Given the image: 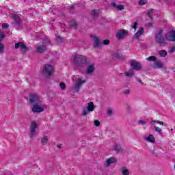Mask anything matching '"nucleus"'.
I'll return each mask as SVG.
<instances>
[{
  "label": "nucleus",
  "mask_w": 175,
  "mask_h": 175,
  "mask_svg": "<svg viewBox=\"0 0 175 175\" xmlns=\"http://www.w3.org/2000/svg\"><path fill=\"white\" fill-rule=\"evenodd\" d=\"M66 87V85H65V83H60V88H61V90H65Z\"/></svg>",
  "instance_id": "42"
},
{
  "label": "nucleus",
  "mask_w": 175,
  "mask_h": 175,
  "mask_svg": "<svg viewBox=\"0 0 175 175\" xmlns=\"http://www.w3.org/2000/svg\"><path fill=\"white\" fill-rule=\"evenodd\" d=\"M12 25L16 28V29H18V27H21V18H20V16H18V15L13 16Z\"/></svg>",
  "instance_id": "6"
},
{
  "label": "nucleus",
  "mask_w": 175,
  "mask_h": 175,
  "mask_svg": "<svg viewBox=\"0 0 175 175\" xmlns=\"http://www.w3.org/2000/svg\"><path fill=\"white\" fill-rule=\"evenodd\" d=\"M94 125H95V126H99L100 125V122H99V120H95Z\"/></svg>",
  "instance_id": "41"
},
{
  "label": "nucleus",
  "mask_w": 175,
  "mask_h": 175,
  "mask_svg": "<svg viewBox=\"0 0 175 175\" xmlns=\"http://www.w3.org/2000/svg\"><path fill=\"white\" fill-rule=\"evenodd\" d=\"M44 109H46V105H40V103L34 104L31 106L33 113H43Z\"/></svg>",
  "instance_id": "4"
},
{
  "label": "nucleus",
  "mask_w": 175,
  "mask_h": 175,
  "mask_svg": "<svg viewBox=\"0 0 175 175\" xmlns=\"http://www.w3.org/2000/svg\"><path fill=\"white\" fill-rule=\"evenodd\" d=\"M95 71V64H92L88 66V68L85 71L87 75H92Z\"/></svg>",
  "instance_id": "16"
},
{
  "label": "nucleus",
  "mask_w": 175,
  "mask_h": 175,
  "mask_svg": "<svg viewBox=\"0 0 175 175\" xmlns=\"http://www.w3.org/2000/svg\"><path fill=\"white\" fill-rule=\"evenodd\" d=\"M137 81H138V83H139L140 84H144V83H143V81H142V79H138L137 80Z\"/></svg>",
  "instance_id": "49"
},
{
  "label": "nucleus",
  "mask_w": 175,
  "mask_h": 175,
  "mask_svg": "<svg viewBox=\"0 0 175 175\" xmlns=\"http://www.w3.org/2000/svg\"><path fill=\"white\" fill-rule=\"evenodd\" d=\"M154 14V10H150L148 12V17H150V20H154V18H152V15Z\"/></svg>",
  "instance_id": "27"
},
{
  "label": "nucleus",
  "mask_w": 175,
  "mask_h": 175,
  "mask_svg": "<svg viewBox=\"0 0 175 175\" xmlns=\"http://www.w3.org/2000/svg\"><path fill=\"white\" fill-rule=\"evenodd\" d=\"M70 28H73V29H76L77 28V23L75 21H71L70 22Z\"/></svg>",
  "instance_id": "24"
},
{
  "label": "nucleus",
  "mask_w": 175,
  "mask_h": 175,
  "mask_svg": "<svg viewBox=\"0 0 175 175\" xmlns=\"http://www.w3.org/2000/svg\"><path fill=\"white\" fill-rule=\"evenodd\" d=\"M113 57H115V58H118V59H124V56L118 53H114Z\"/></svg>",
  "instance_id": "29"
},
{
  "label": "nucleus",
  "mask_w": 175,
  "mask_h": 175,
  "mask_svg": "<svg viewBox=\"0 0 175 175\" xmlns=\"http://www.w3.org/2000/svg\"><path fill=\"white\" fill-rule=\"evenodd\" d=\"M160 57H166L167 55V52L165 50H161L159 51Z\"/></svg>",
  "instance_id": "25"
},
{
  "label": "nucleus",
  "mask_w": 175,
  "mask_h": 175,
  "mask_svg": "<svg viewBox=\"0 0 175 175\" xmlns=\"http://www.w3.org/2000/svg\"><path fill=\"white\" fill-rule=\"evenodd\" d=\"M131 66L134 70H140L142 68V64L136 61H132L131 62Z\"/></svg>",
  "instance_id": "11"
},
{
  "label": "nucleus",
  "mask_w": 175,
  "mask_h": 175,
  "mask_svg": "<svg viewBox=\"0 0 175 175\" xmlns=\"http://www.w3.org/2000/svg\"><path fill=\"white\" fill-rule=\"evenodd\" d=\"M57 148H61V145H59Z\"/></svg>",
  "instance_id": "52"
},
{
  "label": "nucleus",
  "mask_w": 175,
  "mask_h": 175,
  "mask_svg": "<svg viewBox=\"0 0 175 175\" xmlns=\"http://www.w3.org/2000/svg\"><path fill=\"white\" fill-rule=\"evenodd\" d=\"M74 63L77 66L83 67L87 64V57L81 55H77L74 58Z\"/></svg>",
  "instance_id": "3"
},
{
  "label": "nucleus",
  "mask_w": 175,
  "mask_h": 175,
  "mask_svg": "<svg viewBox=\"0 0 175 175\" xmlns=\"http://www.w3.org/2000/svg\"><path fill=\"white\" fill-rule=\"evenodd\" d=\"M163 30L160 29L154 36V39L156 43L161 44L162 46H167V43L166 42V38L163 37Z\"/></svg>",
  "instance_id": "2"
},
{
  "label": "nucleus",
  "mask_w": 175,
  "mask_h": 175,
  "mask_svg": "<svg viewBox=\"0 0 175 175\" xmlns=\"http://www.w3.org/2000/svg\"><path fill=\"white\" fill-rule=\"evenodd\" d=\"M110 43V40H104L103 42V44H105V46L109 45Z\"/></svg>",
  "instance_id": "40"
},
{
  "label": "nucleus",
  "mask_w": 175,
  "mask_h": 175,
  "mask_svg": "<svg viewBox=\"0 0 175 175\" xmlns=\"http://www.w3.org/2000/svg\"><path fill=\"white\" fill-rule=\"evenodd\" d=\"M90 111H89L88 109H83V112H82V116L85 117V116H88V114H90Z\"/></svg>",
  "instance_id": "26"
},
{
  "label": "nucleus",
  "mask_w": 175,
  "mask_h": 175,
  "mask_svg": "<svg viewBox=\"0 0 175 175\" xmlns=\"http://www.w3.org/2000/svg\"><path fill=\"white\" fill-rule=\"evenodd\" d=\"M36 51L37 53L42 54L47 51V47L46 46V45H40L37 47Z\"/></svg>",
  "instance_id": "14"
},
{
  "label": "nucleus",
  "mask_w": 175,
  "mask_h": 175,
  "mask_svg": "<svg viewBox=\"0 0 175 175\" xmlns=\"http://www.w3.org/2000/svg\"><path fill=\"white\" fill-rule=\"evenodd\" d=\"M5 39V33L0 32V42Z\"/></svg>",
  "instance_id": "34"
},
{
  "label": "nucleus",
  "mask_w": 175,
  "mask_h": 175,
  "mask_svg": "<svg viewBox=\"0 0 175 175\" xmlns=\"http://www.w3.org/2000/svg\"><path fill=\"white\" fill-rule=\"evenodd\" d=\"M146 61H150V62H156L157 61V57L155 56H150L146 58Z\"/></svg>",
  "instance_id": "28"
},
{
  "label": "nucleus",
  "mask_w": 175,
  "mask_h": 175,
  "mask_svg": "<svg viewBox=\"0 0 175 175\" xmlns=\"http://www.w3.org/2000/svg\"><path fill=\"white\" fill-rule=\"evenodd\" d=\"M144 33V29L143 27H139L138 31L134 35V39H139L142 35Z\"/></svg>",
  "instance_id": "17"
},
{
  "label": "nucleus",
  "mask_w": 175,
  "mask_h": 175,
  "mask_svg": "<svg viewBox=\"0 0 175 175\" xmlns=\"http://www.w3.org/2000/svg\"><path fill=\"white\" fill-rule=\"evenodd\" d=\"M166 40H169L170 42H175V32L174 31H170L165 36Z\"/></svg>",
  "instance_id": "12"
},
{
  "label": "nucleus",
  "mask_w": 175,
  "mask_h": 175,
  "mask_svg": "<svg viewBox=\"0 0 175 175\" xmlns=\"http://www.w3.org/2000/svg\"><path fill=\"white\" fill-rule=\"evenodd\" d=\"M137 22H135L134 25L132 26V28L136 31L137 29Z\"/></svg>",
  "instance_id": "43"
},
{
  "label": "nucleus",
  "mask_w": 175,
  "mask_h": 175,
  "mask_svg": "<svg viewBox=\"0 0 175 175\" xmlns=\"http://www.w3.org/2000/svg\"><path fill=\"white\" fill-rule=\"evenodd\" d=\"M126 35H128V31L120 29L116 33V36L118 40H121L122 39H124Z\"/></svg>",
  "instance_id": "9"
},
{
  "label": "nucleus",
  "mask_w": 175,
  "mask_h": 175,
  "mask_svg": "<svg viewBox=\"0 0 175 175\" xmlns=\"http://www.w3.org/2000/svg\"><path fill=\"white\" fill-rule=\"evenodd\" d=\"M15 49H21V51H23L24 53H27L28 51V47L23 42H17L15 44Z\"/></svg>",
  "instance_id": "10"
},
{
  "label": "nucleus",
  "mask_w": 175,
  "mask_h": 175,
  "mask_svg": "<svg viewBox=\"0 0 175 175\" xmlns=\"http://www.w3.org/2000/svg\"><path fill=\"white\" fill-rule=\"evenodd\" d=\"M29 102L31 106L33 105H36L38 103H40V98L39 96L35 94H30L29 96Z\"/></svg>",
  "instance_id": "5"
},
{
  "label": "nucleus",
  "mask_w": 175,
  "mask_h": 175,
  "mask_svg": "<svg viewBox=\"0 0 175 175\" xmlns=\"http://www.w3.org/2000/svg\"><path fill=\"white\" fill-rule=\"evenodd\" d=\"M124 95H129L131 94V90L127 89L123 92Z\"/></svg>",
  "instance_id": "35"
},
{
  "label": "nucleus",
  "mask_w": 175,
  "mask_h": 175,
  "mask_svg": "<svg viewBox=\"0 0 175 175\" xmlns=\"http://www.w3.org/2000/svg\"><path fill=\"white\" fill-rule=\"evenodd\" d=\"M84 83H85V80H81V79H79L77 81L75 87L73 88L74 92H79L80 91V88H81V85H83Z\"/></svg>",
  "instance_id": "7"
},
{
  "label": "nucleus",
  "mask_w": 175,
  "mask_h": 175,
  "mask_svg": "<svg viewBox=\"0 0 175 175\" xmlns=\"http://www.w3.org/2000/svg\"><path fill=\"white\" fill-rule=\"evenodd\" d=\"M147 26H148V27H152V23H147Z\"/></svg>",
  "instance_id": "50"
},
{
  "label": "nucleus",
  "mask_w": 175,
  "mask_h": 175,
  "mask_svg": "<svg viewBox=\"0 0 175 175\" xmlns=\"http://www.w3.org/2000/svg\"><path fill=\"white\" fill-rule=\"evenodd\" d=\"M115 150L116 152H121L122 151V148H121V146H116L115 147Z\"/></svg>",
  "instance_id": "33"
},
{
  "label": "nucleus",
  "mask_w": 175,
  "mask_h": 175,
  "mask_svg": "<svg viewBox=\"0 0 175 175\" xmlns=\"http://www.w3.org/2000/svg\"><path fill=\"white\" fill-rule=\"evenodd\" d=\"M6 28H9V24L8 23H3L2 24V29H6Z\"/></svg>",
  "instance_id": "39"
},
{
  "label": "nucleus",
  "mask_w": 175,
  "mask_h": 175,
  "mask_svg": "<svg viewBox=\"0 0 175 175\" xmlns=\"http://www.w3.org/2000/svg\"><path fill=\"white\" fill-rule=\"evenodd\" d=\"M107 113L108 116H112L113 114V110H111V109H109L107 111Z\"/></svg>",
  "instance_id": "44"
},
{
  "label": "nucleus",
  "mask_w": 175,
  "mask_h": 175,
  "mask_svg": "<svg viewBox=\"0 0 175 175\" xmlns=\"http://www.w3.org/2000/svg\"><path fill=\"white\" fill-rule=\"evenodd\" d=\"M120 171L122 175H129V170L126 167H122Z\"/></svg>",
  "instance_id": "23"
},
{
  "label": "nucleus",
  "mask_w": 175,
  "mask_h": 175,
  "mask_svg": "<svg viewBox=\"0 0 175 175\" xmlns=\"http://www.w3.org/2000/svg\"><path fill=\"white\" fill-rule=\"evenodd\" d=\"M138 124H140L141 125H146V124H147V122L143 121V120H139L138 122Z\"/></svg>",
  "instance_id": "45"
},
{
  "label": "nucleus",
  "mask_w": 175,
  "mask_h": 175,
  "mask_svg": "<svg viewBox=\"0 0 175 175\" xmlns=\"http://www.w3.org/2000/svg\"><path fill=\"white\" fill-rule=\"evenodd\" d=\"M151 122L153 123V124H158V122H159V121H158V120H152Z\"/></svg>",
  "instance_id": "48"
},
{
  "label": "nucleus",
  "mask_w": 175,
  "mask_h": 175,
  "mask_svg": "<svg viewBox=\"0 0 175 175\" xmlns=\"http://www.w3.org/2000/svg\"><path fill=\"white\" fill-rule=\"evenodd\" d=\"M154 130L159 133V135H161V136H162V129L161 128L158 126H154Z\"/></svg>",
  "instance_id": "31"
},
{
  "label": "nucleus",
  "mask_w": 175,
  "mask_h": 175,
  "mask_svg": "<svg viewBox=\"0 0 175 175\" xmlns=\"http://www.w3.org/2000/svg\"><path fill=\"white\" fill-rule=\"evenodd\" d=\"M116 162H117V159H116V158L110 157L109 159H108L106 161V163L105 164V165L107 167L110 166L111 163H114Z\"/></svg>",
  "instance_id": "19"
},
{
  "label": "nucleus",
  "mask_w": 175,
  "mask_h": 175,
  "mask_svg": "<svg viewBox=\"0 0 175 175\" xmlns=\"http://www.w3.org/2000/svg\"><path fill=\"white\" fill-rule=\"evenodd\" d=\"M144 140L149 142L150 143H155V137H154V135H149L144 139Z\"/></svg>",
  "instance_id": "21"
},
{
  "label": "nucleus",
  "mask_w": 175,
  "mask_h": 175,
  "mask_svg": "<svg viewBox=\"0 0 175 175\" xmlns=\"http://www.w3.org/2000/svg\"><path fill=\"white\" fill-rule=\"evenodd\" d=\"M36 128H38V124L36 122H31L30 125V137H34L36 135Z\"/></svg>",
  "instance_id": "8"
},
{
  "label": "nucleus",
  "mask_w": 175,
  "mask_h": 175,
  "mask_svg": "<svg viewBox=\"0 0 175 175\" xmlns=\"http://www.w3.org/2000/svg\"><path fill=\"white\" fill-rule=\"evenodd\" d=\"M157 122H158V124H159V125H164V126H166V124H165V123H163V122L159 121Z\"/></svg>",
  "instance_id": "47"
},
{
  "label": "nucleus",
  "mask_w": 175,
  "mask_h": 175,
  "mask_svg": "<svg viewBox=\"0 0 175 175\" xmlns=\"http://www.w3.org/2000/svg\"><path fill=\"white\" fill-rule=\"evenodd\" d=\"M174 51H175V46H172V48H170L168 53H169V54H173V53H174Z\"/></svg>",
  "instance_id": "38"
},
{
  "label": "nucleus",
  "mask_w": 175,
  "mask_h": 175,
  "mask_svg": "<svg viewBox=\"0 0 175 175\" xmlns=\"http://www.w3.org/2000/svg\"><path fill=\"white\" fill-rule=\"evenodd\" d=\"M111 6L112 8H114L115 9H117L118 10H124L125 6L122 4L117 5L116 3L112 2L111 3Z\"/></svg>",
  "instance_id": "18"
},
{
  "label": "nucleus",
  "mask_w": 175,
  "mask_h": 175,
  "mask_svg": "<svg viewBox=\"0 0 175 175\" xmlns=\"http://www.w3.org/2000/svg\"><path fill=\"white\" fill-rule=\"evenodd\" d=\"M56 40L57 43H62V38H61V36H57Z\"/></svg>",
  "instance_id": "37"
},
{
  "label": "nucleus",
  "mask_w": 175,
  "mask_h": 175,
  "mask_svg": "<svg viewBox=\"0 0 175 175\" xmlns=\"http://www.w3.org/2000/svg\"><path fill=\"white\" fill-rule=\"evenodd\" d=\"M153 69H161L163 68V63L161 60H157L154 63Z\"/></svg>",
  "instance_id": "13"
},
{
  "label": "nucleus",
  "mask_w": 175,
  "mask_h": 175,
  "mask_svg": "<svg viewBox=\"0 0 175 175\" xmlns=\"http://www.w3.org/2000/svg\"><path fill=\"white\" fill-rule=\"evenodd\" d=\"M139 5H146L147 3V0H139Z\"/></svg>",
  "instance_id": "36"
},
{
  "label": "nucleus",
  "mask_w": 175,
  "mask_h": 175,
  "mask_svg": "<svg viewBox=\"0 0 175 175\" xmlns=\"http://www.w3.org/2000/svg\"><path fill=\"white\" fill-rule=\"evenodd\" d=\"M87 109L89 111H94V110H95V105H94V103L92 101L88 103Z\"/></svg>",
  "instance_id": "20"
},
{
  "label": "nucleus",
  "mask_w": 175,
  "mask_h": 175,
  "mask_svg": "<svg viewBox=\"0 0 175 175\" xmlns=\"http://www.w3.org/2000/svg\"><path fill=\"white\" fill-rule=\"evenodd\" d=\"M124 76H126V77H133V72H126L124 73Z\"/></svg>",
  "instance_id": "32"
},
{
  "label": "nucleus",
  "mask_w": 175,
  "mask_h": 175,
  "mask_svg": "<svg viewBox=\"0 0 175 175\" xmlns=\"http://www.w3.org/2000/svg\"><path fill=\"white\" fill-rule=\"evenodd\" d=\"M42 75L44 77H51L54 75V66L46 64H44L42 69Z\"/></svg>",
  "instance_id": "1"
},
{
  "label": "nucleus",
  "mask_w": 175,
  "mask_h": 175,
  "mask_svg": "<svg viewBox=\"0 0 175 175\" xmlns=\"http://www.w3.org/2000/svg\"><path fill=\"white\" fill-rule=\"evenodd\" d=\"M171 131H173V129H172Z\"/></svg>",
  "instance_id": "53"
},
{
  "label": "nucleus",
  "mask_w": 175,
  "mask_h": 175,
  "mask_svg": "<svg viewBox=\"0 0 175 175\" xmlns=\"http://www.w3.org/2000/svg\"><path fill=\"white\" fill-rule=\"evenodd\" d=\"M43 43L46 44V43H50V40L49 39H46L43 40Z\"/></svg>",
  "instance_id": "46"
},
{
  "label": "nucleus",
  "mask_w": 175,
  "mask_h": 175,
  "mask_svg": "<svg viewBox=\"0 0 175 175\" xmlns=\"http://www.w3.org/2000/svg\"><path fill=\"white\" fill-rule=\"evenodd\" d=\"M70 10H73V9H75V7H73V6H71V7H70Z\"/></svg>",
  "instance_id": "51"
},
{
  "label": "nucleus",
  "mask_w": 175,
  "mask_h": 175,
  "mask_svg": "<svg viewBox=\"0 0 175 175\" xmlns=\"http://www.w3.org/2000/svg\"><path fill=\"white\" fill-rule=\"evenodd\" d=\"M94 49H99L102 46V42L99 40V38L94 37Z\"/></svg>",
  "instance_id": "15"
},
{
  "label": "nucleus",
  "mask_w": 175,
  "mask_h": 175,
  "mask_svg": "<svg viewBox=\"0 0 175 175\" xmlns=\"http://www.w3.org/2000/svg\"><path fill=\"white\" fill-rule=\"evenodd\" d=\"M92 14L94 17H98V14H99V10H94L92 12Z\"/></svg>",
  "instance_id": "30"
},
{
  "label": "nucleus",
  "mask_w": 175,
  "mask_h": 175,
  "mask_svg": "<svg viewBox=\"0 0 175 175\" xmlns=\"http://www.w3.org/2000/svg\"><path fill=\"white\" fill-rule=\"evenodd\" d=\"M49 142V136L44 135L43 137L41 138V144L42 146H46V144Z\"/></svg>",
  "instance_id": "22"
}]
</instances>
